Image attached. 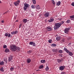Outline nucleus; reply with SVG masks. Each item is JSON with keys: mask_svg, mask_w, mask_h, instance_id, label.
<instances>
[{"mask_svg": "<svg viewBox=\"0 0 74 74\" xmlns=\"http://www.w3.org/2000/svg\"><path fill=\"white\" fill-rule=\"evenodd\" d=\"M56 40L57 41H59L60 40V38L59 37H57L56 38Z\"/></svg>", "mask_w": 74, "mask_h": 74, "instance_id": "obj_21", "label": "nucleus"}, {"mask_svg": "<svg viewBox=\"0 0 74 74\" xmlns=\"http://www.w3.org/2000/svg\"><path fill=\"white\" fill-rule=\"evenodd\" d=\"M29 7V5L27 3L24 4V6L23 8L24 10H26L27 8Z\"/></svg>", "mask_w": 74, "mask_h": 74, "instance_id": "obj_4", "label": "nucleus"}, {"mask_svg": "<svg viewBox=\"0 0 74 74\" xmlns=\"http://www.w3.org/2000/svg\"><path fill=\"white\" fill-rule=\"evenodd\" d=\"M29 44H30V45H33V46H34V47H36V43L34 42H29Z\"/></svg>", "mask_w": 74, "mask_h": 74, "instance_id": "obj_7", "label": "nucleus"}, {"mask_svg": "<svg viewBox=\"0 0 74 74\" xmlns=\"http://www.w3.org/2000/svg\"><path fill=\"white\" fill-rule=\"evenodd\" d=\"M23 21L24 23H26L27 22V19L24 18L23 20Z\"/></svg>", "mask_w": 74, "mask_h": 74, "instance_id": "obj_13", "label": "nucleus"}, {"mask_svg": "<svg viewBox=\"0 0 74 74\" xmlns=\"http://www.w3.org/2000/svg\"><path fill=\"white\" fill-rule=\"evenodd\" d=\"M10 12V11L9 10H8L5 13H4L3 14V15H4V14H7V13L8 12Z\"/></svg>", "mask_w": 74, "mask_h": 74, "instance_id": "obj_36", "label": "nucleus"}, {"mask_svg": "<svg viewBox=\"0 0 74 74\" xmlns=\"http://www.w3.org/2000/svg\"><path fill=\"white\" fill-rule=\"evenodd\" d=\"M11 49L12 51H15L16 49L17 51H20V47H17L16 45H14L11 46Z\"/></svg>", "mask_w": 74, "mask_h": 74, "instance_id": "obj_1", "label": "nucleus"}, {"mask_svg": "<svg viewBox=\"0 0 74 74\" xmlns=\"http://www.w3.org/2000/svg\"><path fill=\"white\" fill-rule=\"evenodd\" d=\"M32 1L34 4H36V1L35 0H32Z\"/></svg>", "mask_w": 74, "mask_h": 74, "instance_id": "obj_33", "label": "nucleus"}, {"mask_svg": "<svg viewBox=\"0 0 74 74\" xmlns=\"http://www.w3.org/2000/svg\"><path fill=\"white\" fill-rule=\"evenodd\" d=\"M8 35V34L7 33H5V36L6 37H7Z\"/></svg>", "mask_w": 74, "mask_h": 74, "instance_id": "obj_38", "label": "nucleus"}, {"mask_svg": "<svg viewBox=\"0 0 74 74\" xmlns=\"http://www.w3.org/2000/svg\"><path fill=\"white\" fill-rule=\"evenodd\" d=\"M69 56H73V53L72 52H71L70 51H69Z\"/></svg>", "mask_w": 74, "mask_h": 74, "instance_id": "obj_16", "label": "nucleus"}, {"mask_svg": "<svg viewBox=\"0 0 74 74\" xmlns=\"http://www.w3.org/2000/svg\"><path fill=\"white\" fill-rule=\"evenodd\" d=\"M3 48H7V45H3Z\"/></svg>", "mask_w": 74, "mask_h": 74, "instance_id": "obj_34", "label": "nucleus"}, {"mask_svg": "<svg viewBox=\"0 0 74 74\" xmlns=\"http://www.w3.org/2000/svg\"><path fill=\"white\" fill-rule=\"evenodd\" d=\"M43 68H44V65H41L39 67V69H43Z\"/></svg>", "mask_w": 74, "mask_h": 74, "instance_id": "obj_18", "label": "nucleus"}, {"mask_svg": "<svg viewBox=\"0 0 74 74\" xmlns=\"http://www.w3.org/2000/svg\"><path fill=\"white\" fill-rule=\"evenodd\" d=\"M52 1L53 2V4L54 5H55V2L54 1V0H53Z\"/></svg>", "mask_w": 74, "mask_h": 74, "instance_id": "obj_39", "label": "nucleus"}, {"mask_svg": "<svg viewBox=\"0 0 74 74\" xmlns=\"http://www.w3.org/2000/svg\"><path fill=\"white\" fill-rule=\"evenodd\" d=\"M16 22H18V20H16Z\"/></svg>", "mask_w": 74, "mask_h": 74, "instance_id": "obj_51", "label": "nucleus"}, {"mask_svg": "<svg viewBox=\"0 0 74 74\" xmlns=\"http://www.w3.org/2000/svg\"><path fill=\"white\" fill-rule=\"evenodd\" d=\"M66 52H67V53H69V51H69V50H67L66 51Z\"/></svg>", "mask_w": 74, "mask_h": 74, "instance_id": "obj_46", "label": "nucleus"}, {"mask_svg": "<svg viewBox=\"0 0 74 74\" xmlns=\"http://www.w3.org/2000/svg\"><path fill=\"white\" fill-rule=\"evenodd\" d=\"M65 68V66H61L59 67V69L60 70L62 71V70H63Z\"/></svg>", "mask_w": 74, "mask_h": 74, "instance_id": "obj_9", "label": "nucleus"}, {"mask_svg": "<svg viewBox=\"0 0 74 74\" xmlns=\"http://www.w3.org/2000/svg\"><path fill=\"white\" fill-rule=\"evenodd\" d=\"M70 22V20L68 19L66 21V23H69Z\"/></svg>", "mask_w": 74, "mask_h": 74, "instance_id": "obj_28", "label": "nucleus"}, {"mask_svg": "<svg viewBox=\"0 0 74 74\" xmlns=\"http://www.w3.org/2000/svg\"><path fill=\"white\" fill-rule=\"evenodd\" d=\"M47 71H48L49 70V67H46V69H45Z\"/></svg>", "mask_w": 74, "mask_h": 74, "instance_id": "obj_35", "label": "nucleus"}, {"mask_svg": "<svg viewBox=\"0 0 74 74\" xmlns=\"http://www.w3.org/2000/svg\"><path fill=\"white\" fill-rule=\"evenodd\" d=\"M21 1L19 0H18L14 2V4L15 6H18L19 4V3Z\"/></svg>", "mask_w": 74, "mask_h": 74, "instance_id": "obj_3", "label": "nucleus"}, {"mask_svg": "<svg viewBox=\"0 0 74 74\" xmlns=\"http://www.w3.org/2000/svg\"><path fill=\"white\" fill-rule=\"evenodd\" d=\"M16 16H15L14 17V19H16Z\"/></svg>", "mask_w": 74, "mask_h": 74, "instance_id": "obj_50", "label": "nucleus"}, {"mask_svg": "<svg viewBox=\"0 0 74 74\" xmlns=\"http://www.w3.org/2000/svg\"><path fill=\"white\" fill-rule=\"evenodd\" d=\"M12 59H13V56H11L8 59L9 62H11V61L12 60Z\"/></svg>", "mask_w": 74, "mask_h": 74, "instance_id": "obj_12", "label": "nucleus"}, {"mask_svg": "<svg viewBox=\"0 0 74 74\" xmlns=\"http://www.w3.org/2000/svg\"><path fill=\"white\" fill-rule=\"evenodd\" d=\"M4 61L5 62V63H7V60L6 59H5V60H4Z\"/></svg>", "mask_w": 74, "mask_h": 74, "instance_id": "obj_45", "label": "nucleus"}, {"mask_svg": "<svg viewBox=\"0 0 74 74\" xmlns=\"http://www.w3.org/2000/svg\"><path fill=\"white\" fill-rule=\"evenodd\" d=\"M61 26V25L59 23H55V26L54 27V30H56L58 28H59Z\"/></svg>", "mask_w": 74, "mask_h": 74, "instance_id": "obj_2", "label": "nucleus"}, {"mask_svg": "<svg viewBox=\"0 0 74 74\" xmlns=\"http://www.w3.org/2000/svg\"><path fill=\"white\" fill-rule=\"evenodd\" d=\"M59 53H63V51H62V50H60L59 51Z\"/></svg>", "mask_w": 74, "mask_h": 74, "instance_id": "obj_32", "label": "nucleus"}, {"mask_svg": "<svg viewBox=\"0 0 74 74\" xmlns=\"http://www.w3.org/2000/svg\"><path fill=\"white\" fill-rule=\"evenodd\" d=\"M4 61H1V62H0V65H4Z\"/></svg>", "mask_w": 74, "mask_h": 74, "instance_id": "obj_23", "label": "nucleus"}, {"mask_svg": "<svg viewBox=\"0 0 74 74\" xmlns=\"http://www.w3.org/2000/svg\"><path fill=\"white\" fill-rule=\"evenodd\" d=\"M64 50L65 51H66L67 50V49L66 47H64Z\"/></svg>", "mask_w": 74, "mask_h": 74, "instance_id": "obj_37", "label": "nucleus"}, {"mask_svg": "<svg viewBox=\"0 0 74 74\" xmlns=\"http://www.w3.org/2000/svg\"><path fill=\"white\" fill-rule=\"evenodd\" d=\"M44 16L45 17H47V18L49 17V12L46 13L44 14Z\"/></svg>", "mask_w": 74, "mask_h": 74, "instance_id": "obj_8", "label": "nucleus"}, {"mask_svg": "<svg viewBox=\"0 0 74 74\" xmlns=\"http://www.w3.org/2000/svg\"><path fill=\"white\" fill-rule=\"evenodd\" d=\"M71 5H72L73 6V7H74V2L72 3L71 4Z\"/></svg>", "mask_w": 74, "mask_h": 74, "instance_id": "obj_43", "label": "nucleus"}, {"mask_svg": "<svg viewBox=\"0 0 74 74\" xmlns=\"http://www.w3.org/2000/svg\"><path fill=\"white\" fill-rule=\"evenodd\" d=\"M62 59H58L57 60L58 62L59 63H61L62 62Z\"/></svg>", "mask_w": 74, "mask_h": 74, "instance_id": "obj_19", "label": "nucleus"}, {"mask_svg": "<svg viewBox=\"0 0 74 74\" xmlns=\"http://www.w3.org/2000/svg\"><path fill=\"white\" fill-rule=\"evenodd\" d=\"M5 52L7 53L10 52V50L7 48L5 49Z\"/></svg>", "mask_w": 74, "mask_h": 74, "instance_id": "obj_14", "label": "nucleus"}, {"mask_svg": "<svg viewBox=\"0 0 74 74\" xmlns=\"http://www.w3.org/2000/svg\"><path fill=\"white\" fill-rule=\"evenodd\" d=\"M0 3H1V1L0 0Z\"/></svg>", "mask_w": 74, "mask_h": 74, "instance_id": "obj_52", "label": "nucleus"}, {"mask_svg": "<svg viewBox=\"0 0 74 74\" xmlns=\"http://www.w3.org/2000/svg\"><path fill=\"white\" fill-rule=\"evenodd\" d=\"M71 28L70 27L65 28L64 30V33L66 34H67L69 32V30H70Z\"/></svg>", "mask_w": 74, "mask_h": 74, "instance_id": "obj_5", "label": "nucleus"}, {"mask_svg": "<svg viewBox=\"0 0 74 74\" xmlns=\"http://www.w3.org/2000/svg\"><path fill=\"white\" fill-rule=\"evenodd\" d=\"M8 37H11V34H8Z\"/></svg>", "mask_w": 74, "mask_h": 74, "instance_id": "obj_44", "label": "nucleus"}, {"mask_svg": "<svg viewBox=\"0 0 74 74\" xmlns=\"http://www.w3.org/2000/svg\"><path fill=\"white\" fill-rule=\"evenodd\" d=\"M46 29L47 30V31H49V32H50V31H52V27H51L50 26H49L47 27L46 28Z\"/></svg>", "mask_w": 74, "mask_h": 74, "instance_id": "obj_6", "label": "nucleus"}, {"mask_svg": "<svg viewBox=\"0 0 74 74\" xmlns=\"http://www.w3.org/2000/svg\"><path fill=\"white\" fill-rule=\"evenodd\" d=\"M10 70L11 71H13L14 70V68L13 67H11L10 69Z\"/></svg>", "mask_w": 74, "mask_h": 74, "instance_id": "obj_22", "label": "nucleus"}, {"mask_svg": "<svg viewBox=\"0 0 74 74\" xmlns=\"http://www.w3.org/2000/svg\"><path fill=\"white\" fill-rule=\"evenodd\" d=\"M22 26V24H20L19 26V28H21V26Z\"/></svg>", "mask_w": 74, "mask_h": 74, "instance_id": "obj_42", "label": "nucleus"}, {"mask_svg": "<svg viewBox=\"0 0 74 74\" xmlns=\"http://www.w3.org/2000/svg\"><path fill=\"white\" fill-rule=\"evenodd\" d=\"M61 19H61V18H60L59 19V20H61Z\"/></svg>", "mask_w": 74, "mask_h": 74, "instance_id": "obj_53", "label": "nucleus"}, {"mask_svg": "<svg viewBox=\"0 0 74 74\" xmlns=\"http://www.w3.org/2000/svg\"><path fill=\"white\" fill-rule=\"evenodd\" d=\"M36 9L38 10H39V9H40V6L38 5H36Z\"/></svg>", "mask_w": 74, "mask_h": 74, "instance_id": "obj_20", "label": "nucleus"}, {"mask_svg": "<svg viewBox=\"0 0 74 74\" xmlns=\"http://www.w3.org/2000/svg\"><path fill=\"white\" fill-rule=\"evenodd\" d=\"M64 40H65L64 39H63L61 40H62V42H64Z\"/></svg>", "mask_w": 74, "mask_h": 74, "instance_id": "obj_47", "label": "nucleus"}, {"mask_svg": "<svg viewBox=\"0 0 74 74\" xmlns=\"http://www.w3.org/2000/svg\"><path fill=\"white\" fill-rule=\"evenodd\" d=\"M39 70H36V71H39Z\"/></svg>", "mask_w": 74, "mask_h": 74, "instance_id": "obj_54", "label": "nucleus"}, {"mask_svg": "<svg viewBox=\"0 0 74 74\" xmlns=\"http://www.w3.org/2000/svg\"><path fill=\"white\" fill-rule=\"evenodd\" d=\"M61 74H66V73L64 72H62V73H61Z\"/></svg>", "mask_w": 74, "mask_h": 74, "instance_id": "obj_48", "label": "nucleus"}, {"mask_svg": "<svg viewBox=\"0 0 74 74\" xmlns=\"http://www.w3.org/2000/svg\"><path fill=\"white\" fill-rule=\"evenodd\" d=\"M54 21V19L53 18H52L49 20L48 21V22H53Z\"/></svg>", "mask_w": 74, "mask_h": 74, "instance_id": "obj_17", "label": "nucleus"}, {"mask_svg": "<svg viewBox=\"0 0 74 74\" xmlns=\"http://www.w3.org/2000/svg\"><path fill=\"white\" fill-rule=\"evenodd\" d=\"M31 7H32V8H34L35 7H34V5H32Z\"/></svg>", "mask_w": 74, "mask_h": 74, "instance_id": "obj_41", "label": "nucleus"}, {"mask_svg": "<svg viewBox=\"0 0 74 74\" xmlns=\"http://www.w3.org/2000/svg\"><path fill=\"white\" fill-rule=\"evenodd\" d=\"M61 3V2L60 1H59L58 2H57L56 3L57 5L58 6H59L60 5V4Z\"/></svg>", "mask_w": 74, "mask_h": 74, "instance_id": "obj_15", "label": "nucleus"}, {"mask_svg": "<svg viewBox=\"0 0 74 74\" xmlns=\"http://www.w3.org/2000/svg\"><path fill=\"white\" fill-rule=\"evenodd\" d=\"M64 22L63 21H61L60 23H59V24H60V25L61 26V25H62V24H63L64 23Z\"/></svg>", "mask_w": 74, "mask_h": 74, "instance_id": "obj_26", "label": "nucleus"}, {"mask_svg": "<svg viewBox=\"0 0 74 74\" xmlns=\"http://www.w3.org/2000/svg\"><path fill=\"white\" fill-rule=\"evenodd\" d=\"M52 51L53 52H57L56 49H53Z\"/></svg>", "mask_w": 74, "mask_h": 74, "instance_id": "obj_25", "label": "nucleus"}, {"mask_svg": "<svg viewBox=\"0 0 74 74\" xmlns=\"http://www.w3.org/2000/svg\"><path fill=\"white\" fill-rule=\"evenodd\" d=\"M69 18L71 19H74V15L70 16Z\"/></svg>", "mask_w": 74, "mask_h": 74, "instance_id": "obj_27", "label": "nucleus"}, {"mask_svg": "<svg viewBox=\"0 0 74 74\" xmlns=\"http://www.w3.org/2000/svg\"><path fill=\"white\" fill-rule=\"evenodd\" d=\"M2 23H4V21L2 20L1 21Z\"/></svg>", "mask_w": 74, "mask_h": 74, "instance_id": "obj_49", "label": "nucleus"}, {"mask_svg": "<svg viewBox=\"0 0 74 74\" xmlns=\"http://www.w3.org/2000/svg\"><path fill=\"white\" fill-rule=\"evenodd\" d=\"M51 46H52V47H56V44H51Z\"/></svg>", "mask_w": 74, "mask_h": 74, "instance_id": "obj_29", "label": "nucleus"}, {"mask_svg": "<svg viewBox=\"0 0 74 74\" xmlns=\"http://www.w3.org/2000/svg\"><path fill=\"white\" fill-rule=\"evenodd\" d=\"M48 42L49 43H51V42H52V40H48Z\"/></svg>", "mask_w": 74, "mask_h": 74, "instance_id": "obj_40", "label": "nucleus"}, {"mask_svg": "<svg viewBox=\"0 0 74 74\" xmlns=\"http://www.w3.org/2000/svg\"><path fill=\"white\" fill-rule=\"evenodd\" d=\"M26 62L27 63H30L31 62V59L30 58H28L27 59Z\"/></svg>", "mask_w": 74, "mask_h": 74, "instance_id": "obj_10", "label": "nucleus"}, {"mask_svg": "<svg viewBox=\"0 0 74 74\" xmlns=\"http://www.w3.org/2000/svg\"><path fill=\"white\" fill-rule=\"evenodd\" d=\"M0 71H4V68H3V67H2L0 69Z\"/></svg>", "mask_w": 74, "mask_h": 74, "instance_id": "obj_30", "label": "nucleus"}, {"mask_svg": "<svg viewBox=\"0 0 74 74\" xmlns=\"http://www.w3.org/2000/svg\"><path fill=\"white\" fill-rule=\"evenodd\" d=\"M41 62L42 63H45V60H41Z\"/></svg>", "mask_w": 74, "mask_h": 74, "instance_id": "obj_24", "label": "nucleus"}, {"mask_svg": "<svg viewBox=\"0 0 74 74\" xmlns=\"http://www.w3.org/2000/svg\"><path fill=\"white\" fill-rule=\"evenodd\" d=\"M17 33H18V31H15L11 32V34L12 35L16 34H17Z\"/></svg>", "mask_w": 74, "mask_h": 74, "instance_id": "obj_11", "label": "nucleus"}, {"mask_svg": "<svg viewBox=\"0 0 74 74\" xmlns=\"http://www.w3.org/2000/svg\"><path fill=\"white\" fill-rule=\"evenodd\" d=\"M32 52V50H30L29 51H28L27 52V53L29 54V53H30Z\"/></svg>", "mask_w": 74, "mask_h": 74, "instance_id": "obj_31", "label": "nucleus"}]
</instances>
